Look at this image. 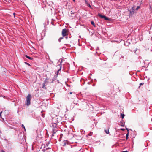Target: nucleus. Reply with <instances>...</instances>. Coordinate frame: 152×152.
I'll use <instances>...</instances> for the list:
<instances>
[{"instance_id": "nucleus-1", "label": "nucleus", "mask_w": 152, "mask_h": 152, "mask_svg": "<svg viewBox=\"0 0 152 152\" xmlns=\"http://www.w3.org/2000/svg\"><path fill=\"white\" fill-rule=\"evenodd\" d=\"M26 98V104L27 106H28L30 104V101L31 100V95L30 94H28Z\"/></svg>"}, {"instance_id": "nucleus-2", "label": "nucleus", "mask_w": 152, "mask_h": 152, "mask_svg": "<svg viewBox=\"0 0 152 152\" xmlns=\"http://www.w3.org/2000/svg\"><path fill=\"white\" fill-rule=\"evenodd\" d=\"M67 31V29L64 28L63 29L62 31V34L63 37H64L67 35L66 32Z\"/></svg>"}, {"instance_id": "nucleus-3", "label": "nucleus", "mask_w": 152, "mask_h": 152, "mask_svg": "<svg viewBox=\"0 0 152 152\" xmlns=\"http://www.w3.org/2000/svg\"><path fill=\"white\" fill-rule=\"evenodd\" d=\"M57 130L56 129V128H54L53 129V136H54V134H55L56 132H57Z\"/></svg>"}, {"instance_id": "nucleus-4", "label": "nucleus", "mask_w": 152, "mask_h": 152, "mask_svg": "<svg viewBox=\"0 0 152 152\" xmlns=\"http://www.w3.org/2000/svg\"><path fill=\"white\" fill-rule=\"evenodd\" d=\"M25 56L26 58L32 60L33 59V58L29 57L27 55H25Z\"/></svg>"}, {"instance_id": "nucleus-5", "label": "nucleus", "mask_w": 152, "mask_h": 152, "mask_svg": "<svg viewBox=\"0 0 152 152\" xmlns=\"http://www.w3.org/2000/svg\"><path fill=\"white\" fill-rule=\"evenodd\" d=\"M98 15L100 17H101V18H104L105 16L104 15H101V14H98Z\"/></svg>"}, {"instance_id": "nucleus-6", "label": "nucleus", "mask_w": 152, "mask_h": 152, "mask_svg": "<svg viewBox=\"0 0 152 152\" xmlns=\"http://www.w3.org/2000/svg\"><path fill=\"white\" fill-rule=\"evenodd\" d=\"M48 79L46 78L45 79V80L44 81V83H48Z\"/></svg>"}, {"instance_id": "nucleus-7", "label": "nucleus", "mask_w": 152, "mask_h": 152, "mask_svg": "<svg viewBox=\"0 0 152 152\" xmlns=\"http://www.w3.org/2000/svg\"><path fill=\"white\" fill-rule=\"evenodd\" d=\"M45 83H43V86L42 87V88H45V89H46V88L45 86Z\"/></svg>"}, {"instance_id": "nucleus-8", "label": "nucleus", "mask_w": 152, "mask_h": 152, "mask_svg": "<svg viewBox=\"0 0 152 152\" xmlns=\"http://www.w3.org/2000/svg\"><path fill=\"white\" fill-rule=\"evenodd\" d=\"M91 24L93 25L94 27H95V26L94 23V22L93 21H91Z\"/></svg>"}, {"instance_id": "nucleus-9", "label": "nucleus", "mask_w": 152, "mask_h": 152, "mask_svg": "<svg viewBox=\"0 0 152 152\" xmlns=\"http://www.w3.org/2000/svg\"><path fill=\"white\" fill-rule=\"evenodd\" d=\"M104 19L106 20H109V18L105 16L104 18Z\"/></svg>"}, {"instance_id": "nucleus-10", "label": "nucleus", "mask_w": 152, "mask_h": 152, "mask_svg": "<svg viewBox=\"0 0 152 152\" xmlns=\"http://www.w3.org/2000/svg\"><path fill=\"white\" fill-rule=\"evenodd\" d=\"M121 118L122 119H123L125 116V115L124 114H121Z\"/></svg>"}, {"instance_id": "nucleus-11", "label": "nucleus", "mask_w": 152, "mask_h": 152, "mask_svg": "<svg viewBox=\"0 0 152 152\" xmlns=\"http://www.w3.org/2000/svg\"><path fill=\"white\" fill-rule=\"evenodd\" d=\"M105 131L106 133L107 134H109V132L108 130V131H107L106 130H105Z\"/></svg>"}, {"instance_id": "nucleus-12", "label": "nucleus", "mask_w": 152, "mask_h": 152, "mask_svg": "<svg viewBox=\"0 0 152 152\" xmlns=\"http://www.w3.org/2000/svg\"><path fill=\"white\" fill-rule=\"evenodd\" d=\"M63 37H60L59 39V42H61V40L62 39H63Z\"/></svg>"}, {"instance_id": "nucleus-13", "label": "nucleus", "mask_w": 152, "mask_h": 152, "mask_svg": "<svg viewBox=\"0 0 152 152\" xmlns=\"http://www.w3.org/2000/svg\"><path fill=\"white\" fill-rule=\"evenodd\" d=\"M140 8V7L139 6H137V8H136V10H138Z\"/></svg>"}, {"instance_id": "nucleus-14", "label": "nucleus", "mask_w": 152, "mask_h": 152, "mask_svg": "<svg viewBox=\"0 0 152 152\" xmlns=\"http://www.w3.org/2000/svg\"><path fill=\"white\" fill-rule=\"evenodd\" d=\"M129 132H128V133L126 134V139H127L128 138V136H129Z\"/></svg>"}, {"instance_id": "nucleus-15", "label": "nucleus", "mask_w": 152, "mask_h": 152, "mask_svg": "<svg viewBox=\"0 0 152 152\" xmlns=\"http://www.w3.org/2000/svg\"><path fill=\"white\" fill-rule=\"evenodd\" d=\"M22 127L25 130H26V129H25V127L24 126V125L23 124H22Z\"/></svg>"}, {"instance_id": "nucleus-16", "label": "nucleus", "mask_w": 152, "mask_h": 152, "mask_svg": "<svg viewBox=\"0 0 152 152\" xmlns=\"http://www.w3.org/2000/svg\"><path fill=\"white\" fill-rule=\"evenodd\" d=\"M87 5L88 6H89V7H91V5H90L88 3H87Z\"/></svg>"}, {"instance_id": "nucleus-17", "label": "nucleus", "mask_w": 152, "mask_h": 152, "mask_svg": "<svg viewBox=\"0 0 152 152\" xmlns=\"http://www.w3.org/2000/svg\"><path fill=\"white\" fill-rule=\"evenodd\" d=\"M2 113V111H1V112L0 113V116L1 118H2L1 115V114Z\"/></svg>"}, {"instance_id": "nucleus-18", "label": "nucleus", "mask_w": 152, "mask_h": 152, "mask_svg": "<svg viewBox=\"0 0 152 152\" xmlns=\"http://www.w3.org/2000/svg\"><path fill=\"white\" fill-rule=\"evenodd\" d=\"M25 63L27 65H28L29 66H30V64H28V63H26V62H25Z\"/></svg>"}, {"instance_id": "nucleus-19", "label": "nucleus", "mask_w": 152, "mask_h": 152, "mask_svg": "<svg viewBox=\"0 0 152 152\" xmlns=\"http://www.w3.org/2000/svg\"><path fill=\"white\" fill-rule=\"evenodd\" d=\"M121 130L123 131H124L125 130V129H121Z\"/></svg>"}, {"instance_id": "nucleus-20", "label": "nucleus", "mask_w": 152, "mask_h": 152, "mask_svg": "<svg viewBox=\"0 0 152 152\" xmlns=\"http://www.w3.org/2000/svg\"><path fill=\"white\" fill-rule=\"evenodd\" d=\"M143 84H144L143 83H140V86H141V85H143Z\"/></svg>"}, {"instance_id": "nucleus-21", "label": "nucleus", "mask_w": 152, "mask_h": 152, "mask_svg": "<svg viewBox=\"0 0 152 152\" xmlns=\"http://www.w3.org/2000/svg\"><path fill=\"white\" fill-rule=\"evenodd\" d=\"M1 152H5V151L4 150H1Z\"/></svg>"}, {"instance_id": "nucleus-22", "label": "nucleus", "mask_w": 152, "mask_h": 152, "mask_svg": "<svg viewBox=\"0 0 152 152\" xmlns=\"http://www.w3.org/2000/svg\"><path fill=\"white\" fill-rule=\"evenodd\" d=\"M73 92H70L69 93L70 94H72Z\"/></svg>"}, {"instance_id": "nucleus-23", "label": "nucleus", "mask_w": 152, "mask_h": 152, "mask_svg": "<svg viewBox=\"0 0 152 152\" xmlns=\"http://www.w3.org/2000/svg\"><path fill=\"white\" fill-rule=\"evenodd\" d=\"M123 152H128V151H124Z\"/></svg>"}, {"instance_id": "nucleus-24", "label": "nucleus", "mask_w": 152, "mask_h": 152, "mask_svg": "<svg viewBox=\"0 0 152 152\" xmlns=\"http://www.w3.org/2000/svg\"><path fill=\"white\" fill-rule=\"evenodd\" d=\"M15 13H13V15H14V16H15Z\"/></svg>"}, {"instance_id": "nucleus-25", "label": "nucleus", "mask_w": 152, "mask_h": 152, "mask_svg": "<svg viewBox=\"0 0 152 152\" xmlns=\"http://www.w3.org/2000/svg\"><path fill=\"white\" fill-rule=\"evenodd\" d=\"M126 129L128 131H129V129H128V128H126Z\"/></svg>"}, {"instance_id": "nucleus-26", "label": "nucleus", "mask_w": 152, "mask_h": 152, "mask_svg": "<svg viewBox=\"0 0 152 152\" xmlns=\"http://www.w3.org/2000/svg\"><path fill=\"white\" fill-rule=\"evenodd\" d=\"M74 2L75 1V0H72Z\"/></svg>"}, {"instance_id": "nucleus-27", "label": "nucleus", "mask_w": 152, "mask_h": 152, "mask_svg": "<svg viewBox=\"0 0 152 152\" xmlns=\"http://www.w3.org/2000/svg\"><path fill=\"white\" fill-rule=\"evenodd\" d=\"M122 57L123 58H124V57H123H123Z\"/></svg>"}]
</instances>
